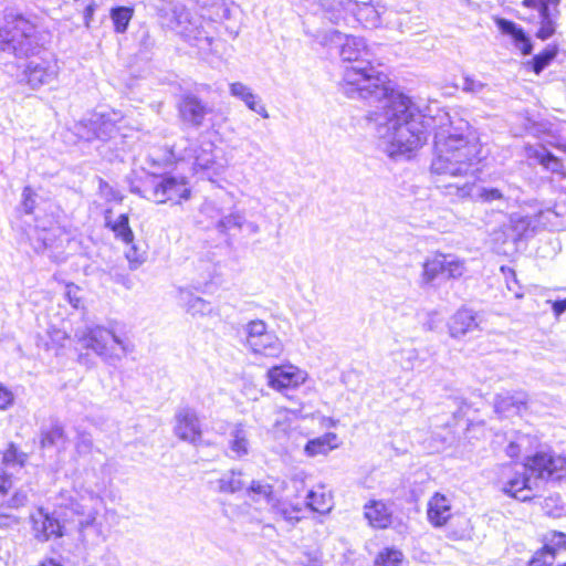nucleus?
Returning <instances> with one entry per match:
<instances>
[{
    "label": "nucleus",
    "instance_id": "412c9836",
    "mask_svg": "<svg viewBox=\"0 0 566 566\" xmlns=\"http://www.w3.org/2000/svg\"><path fill=\"white\" fill-rule=\"evenodd\" d=\"M526 403L527 395L524 391L499 394L494 398V411L500 418H506L518 413Z\"/></svg>",
    "mask_w": 566,
    "mask_h": 566
},
{
    "label": "nucleus",
    "instance_id": "49530a36",
    "mask_svg": "<svg viewBox=\"0 0 566 566\" xmlns=\"http://www.w3.org/2000/svg\"><path fill=\"white\" fill-rule=\"evenodd\" d=\"M126 244L129 245L125 252L126 259L129 262L130 269L135 270L145 261V251H140L134 241Z\"/></svg>",
    "mask_w": 566,
    "mask_h": 566
},
{
    "label": "nucleus",
    "instance_id": "37998d69",
    "mask_svg": "<svg viewBox=\"0 0 566 566\" xmlns=\"http://www.w3.org/2000/svg\"><path fill=\"white\" fill-rule=\"evenodd\" d=\"M27 455L18 451L13 443H10L8 449L4 451L2 457V463L6 467V471L12 467L22 468L25 462Z\"/></svg>",
    "mask_w": 566,
    "mask_h": 566
},
{
    "label": "nucleus",
    "instance_id": "09e8293b",
    "mask_svg": "<svg viewBox=\"0 0 566 566\" xmlns=\"http://www.w3.org/2000/svg\"><path fill=\"white\" fill-rule=\"evenodd\" d=\"M14 394L6 385L0 382V411H6L14 405Z\"/></svg>",
    "mask_w": 566,
    "mask_h": 566
},
{
    "label": "nucleus",
    "instance_id": "c756f323",
    "mask_svg": "<svg viewBox=\"0 0 566 566\" xmlns=\"http://www.w3.org/2000/svg\"><path fill=\"white\" fill-rule=\"evenodd\" d=\"M111 212V210H107L105 214L106 227L109 228L114 232L115 237L124 243H132L134 241V233L129 227L128 216L123 213L115 221H112L108 217Z\"/></svg>",
    "mask_w": 566,
    "mask_h": 566
},
{
    "label": "nucleus",
    "instance_id": "f704fd0d",
    "mask_svg": "<svg viewBox=\"0 0 566 566\" xmlns=\"http://www.w3.org/2000/svg\"><path fill=\"white\" fill-rule=\"evenodd\" d=\"M247 493L252 501H264L269 506L276 500L273 493V486L262 481H252L247 489Z\"/></svg>",
    "mask_w": 566,
    "mask_h": 566
},
{
    "label": "nucleus",
    "instance_id": "5701e85b",
    "mask_svg": "<svg viewBox=\"0 0 566 566\" xmlns=\"http://www.w3.org/2000/svg\"><path fill=\"white\" fill-rule=\"evenodd\" d=\"M228 449H229V458L231 459H242L248 455L250 452V440L249 432L245 427L238 422L235 423L229 433L228 440Z\"/></svg>",
    "mask_w": 566,
    "mask_h": 566
},
{
    "label": "nucleus",
    "instance_id": "bf43d9fd",
    "mask_svg": "<svg viewBox=\"0 0 566 566\" xmlns=\"http://www.w3.org/2000/svg\"><path fill=\"white\" fill-rule=\"evenodd\" d=\"M296 566H322V564L317 558L306 555L296 563Z\"/></svg>",
    "mask_w": 566,
    "mask_h": 566
},
{
    "label": "nucleus",
    "instance_id": "4468645a",
    "mask_svg": "<svg viewBox=\"0 0 566 566\" xmlns=\"http://www.w3.org/2000/svg\"><path fill=\"white\" fill-rule=\"evenodd\" d=\"M178 112L182 123L199 128L203 125L206 116L212 113V107L197 95L187 93L178 102Z\"/></svg>",
    "mask_w": 566,
    "mask_h": 566
},
{
    "label": "nucleus",
    "instance_id": "aec40b11",
    "mask_svg": "<svg viewBox=\"0 0 566 566\" xmlns=\"http://www.w3.org/2000/svg\"><path fill=\"white\" fill-rule=\"evenodd\" d=\"M497 29L512 39L514 46L521 51L523 55L532 53L533 44L524 29L512 20L497 18L495 20Z\"/></svg>",
    "mask_w": 566,
    "mask_h": 566
},
{
    "label": "nucleus",
    "instance_id": "7ed1b4c3",
    "mask_svg": "<svg viewBox=\"0 0 566 566\" xmlns=\"http://www.w3.org/2000/svg\"><path fill=\"white\" fill-rule=\"evenodd\" d=\"M55 505L70 510L76 517L78 541L86 551L93 549L107 539L103 517L107 513L104 497L91 489L74 486L61 490Z\"/></svg>",
    "mask_w": 566,
    "mask_h": 566
},
{
    "label": "nucleus",
    "instance_id": "9b49d317",
    "mask_svg": "<svg viewBox=\"0 0 566 566\" xmlns=\"http://www.w3.org/2000/svg\"><path fill=\"white\" fill-rule=\"evenodd\" d=\"M244 346L255 355L279 357L283 353V344L262 319H252L243 326Z\"/></svg>",
    "mask_w": 566,
    "mask_h": 566
},
{
    "label": "nucleus",
    "instance_id": "c85d7f7f",
    "mask_svg": "<svg viewBox=\"0 0 566 566\" xmlns=\"http://www.w3.org/2000/svg\"><path fill=\"white\" fill-rule=\"evenodd\" d=\"M179 301L186 307V311L191 315H206L212 311L209 302L206 300L193 296L188 290H179Z\"/></svg>",
    "mask_w": 566,
    "mask_h": 566
},
{
    "label": "nucleus",
    "instance_id": "69168bd1",
    "mask_svg": "<svg viewBox=\"0 0 566 566\" xmlns=\"http://www.w3.org/2000/svg\"><path fill=\"white\" fill-rule=\"evenodd\" d=\"M243 227H245V228H247V230H248L251 234H255V233H258V232L260 231L259 226H258L256 223H254V222H247V221L244 220V224H243Z\"/></svg>",
    "mask_w": 566,
    "mask_h": 566
},
{
    "label": "nucleus",
    "instance_id": "423d86ee",
    "mask_svg": "<svg viewBox=\"0 0 566 566\" xmlns=\"http://www.w3.org/2000/svg\"><path fill=\"white\" fill-rule=\"evenodd\" d=\"M319 10L326 20L333 24L354 27L356 23L366 28H377L380 12L373 0H319Z\"/></svg>",
    "mask_w": 566,
    "mask_h": 566
},
{
    "label": "nucleus",
    "instance_id": "7c9ffc66",
    "mask_svg": "<svg viewBox=\"0 0 566 566\" xmlns=\"http://www.w3.org/2000/svg\"><path fill=\"white\" fill-rule=\"evenodd\" d=\"M461 90L484 102H491L493 99L491 97V94L493 93L492 87L488 83L481 82L471 75H464L462 77Z\"/></svg>",
    "mask_w": 566,
    "mask_h": 566
},
{
    "label": "nucleus",
    "instance_id": "6e6552de",
    "mask_svg": "<svg viewBox=\"0 0 566 566\" xmlns=\"http://www.w3.org/2000/svg\"><path fill=\"white\" fill-rule=\"evenodd\" d=\"M76 337L82 347L93 350L109 365H115L129 352L126 342L104 326L86 327L77 332Z\"/></svg>",
    "mask_w": 566,
    "mask_h": 566
},
{
    "label": "nucleus",
    "instance_id": "c9c22d12",
    "mask_svg": "<svg viewBox=\"0 0 566 566\" xmlns=\"http://www.w3.org/2000/svg\"><path fill=\"white\" fill-rule=\"evenodd\" d=\"M114 30L117 33H125L130 20L134 15V9L132 7L118 6L111 9L109 12Z\"/></svg>",
    "mask_w": 566,
    "mask_h": 566
},
{
    "label": "nucleus",
    "instance_id": "5fc2aeb1",
    "mask_svg": "<svg viewBox=\"0 0 566 566\" xmlns=\"http://www.w3.org/2000/svg\"><path fill=\"white\" fill-rule=\"evenodd\" d=\"M93 441L90 434L81 433L76 442V450L80 454L88 453L92 449Z\"/></svg>",
    "mask_w": 566,
    "mask_h": 566
},
{
    "label": "nucleus",
    "instance_id": "1a4fd4ad",
    "mask_svg": "<svg viewBox=\"0 0 566 566\" xmlns=\"http://www.w3.org/2000/svg\"><path fill=\"white\" fill-rule=\"evenodd\" d=\"M213 149L214 144L210 140L197 144L188 138H180L171 146L169 153L171 160L191 161L195 174L207 175L210 178V172L213 175L218 172Z\"/></svg>",
    "mask_w": 566,
    "mask_h": 566
},
{
    "label": "nucleus",
    "instance_id": "dca6fc26",
    "mask_svg": "<svg viewBox=\"0 0 566 566\" xmlns=\"http://www.w3.org/2000/svg\"><path fill=\"white\" fill-rule=\"evenodd\" d=\"M31 522L33 535L38 542L44 543L64 535V526L42 507L31 515Z\"/></svg>",
    "mask_w": 566,
    "mask_h": 566
},
{
    "label": "nucleus",
    "instance_id": "a878e982",
    "mask_svg": "<svg viewBox=\"0 0 566 566\" xmlns=\"http://www.w3.org/2000/svg\"><path fill=\"white\" fill-rule=\"evenodd\" d=\"M528 157L536 159L546 170L560 177L565 176L562 160L546 148H531L528 149Z\"/></svg>",
    "mask_w": 566,
    "mask_h": 566
},
{
    "label": "nucleus",
    "instance_id": "603ef678",
    "mask_svg": "<svg viewBox=\"0 0 566 566\" xmlns=\"http://www.w3.org/2000/svg\"><path fill=\"white\" fill-rule=\"evenodd\" d=\"M28 503V494L23 490H19L13 493V495L9 499V501L3 504L6 509L18 510L20 507L25 506Z\"/></svg>",
    "mask_w": 566,
    "mask_h": 566
},
{
    "label": "nucleus",
    "instance_id": "a19ab883",
    "mask_svg": "<svg viewBox=\"0 0 566 566\" xmlns=\"http://www.w3.org/2000/svg\"><path fill=\"white\" fill-rule=\"evenodd\" d=\"M546 553H552L554 558L559 549L566 548V534L563 532L552 531L544 537V546Z\"/></svg>",
    "mask_w": 566,
    "mask_h": 566
},
{
    "label": "nucleus",
    "instance_id": "20e7f679",
    "mask_svg": "<svg viewBox=\"0 0 566 566\" xmlns=\"http://www.w3.org/2000/svg\"><path fill=\"white\" fill-rule=\"evenodd\" d=\"M522 472L507 478L502 491L520 501L533 497L532 490L537 488L538 481H558L566 478V458L556 457L551 452L537 451L533 455H525Z\"/></svg>",
    "mask_w": 566,
    "mask_h": 566
},
{
    "label": "nucleus",
    "instance_id": "2f4dec72",
    "mask_svg": "<svg viewBox=\"0 0 566 566\" xmlns=\"http://www.w3.org/2000/svg\"><path fill=\"white\" fill-rule=\"evenodd\" d=\"M306 506L313 512L326 514L332 510L333 500L331 494L325 492L323 488L311 490L306 495Z\"/></svg>",
    "mask_w": 566,
    "mask_h": 566
},
{
    "label": "nucleus",
    "instance_id": "cd10ccee",
    "mask_svg": "<svg viewBox=\"0 0 566 566\" xmlns=\"http://www.w3.org/2000/svg\"><path fill=\"white\" fill-rule=\"evenodd\" d=\"M245 486L243 473L240 470H230L216 481V489L220 493L233 494Z\"/></svg>",
    "mask_w": 566,
    "mask_h": 566
},
{
    "label": "nucleus",
    "instance_id": "bb28decb",
    "mask_svg": "<svg viewBox=\"0 0 566 566\" xmlns=\"http://www.w3.org/2000/svg\"><path fill=\"white\" fill-rule=\"evenodd\" d=\"M270 510L275 516L291 525L296 524L302 518L303 513V507L300 504H293L277 499L270 506Z\"/></svg>",
    "mask_w": 566,
    "mask_h": 566
},
{
    "label": "nucleus",
    "instance_id": "6ab92c4d",
    "mask_svg": "<svg viewBox=\"0 0 566 566\" xmlns=\"http://www.w3.org/2000/svg\"><path fill=\"white\" fill-rule=\"evenodd\" d=\"M56 74L55 65L49 61H30L25 65L21 81L25 82L31 88L36 90L42 85L52 83Z\"/></svg>",
    "mask_w": 566,
    "mask_h": 566
},
{
    "label": "nucleus",
    "instance_id": "f8f14e48",
    "mask_svg": "<svg viewBox=\"0 0 566 566\" xmlns=\"http://www.w3.org/2000/svg\"><path fill=\"white\" fill-rule=\"evenodd\" d=\"M33 249L36 253H49L50 258L57 259L62 252L63 244L69 240L65 231L50 219L41 221L35 218L34 232L30 237Z\"/></svg>",
    "mask_w": 566,
    "mask_h": 566
},
{
    "label": "nucleus",
    "instance_id": "de8ad7c7",
    "mask_svg": "<svg viewBox=\"0 0 566 566\" xmlns=\"http://www.w3.org/2000/svg\"><path fill=\"white\" fill-rule=\"evenodd\" d=\"M3 504H0V530L7 531L15 527L20 520L17 515L7 513Z\"/></svg>",
    "mask_w": 566,
    "mask_h": 566
},
{
    "label": "nucleus",
    "instance_id": "6e6d98bb",
    "mask_svg": "<svg viewBox=\"0 0 566 566\" xmlns=\"http://www.w3.org/2000/svg\"><path fill=\"white\" fill-rule=\"evenodd\" d=\"M12 488V482L9 478V473L7 471L0 475V496L6 495L9 490Z\"/></svg>",
    "mask_w": 566,
    "mask_h": 566
},
{
    "label": "nucleus",
    "instance_id": "e433bc0d",
    "mask_svg": "<svg viewBox=\"0 0 566 566\" xmlns=\"http://www.w3.org/2000/svg\"><path fill=\"white\" fill-rule=\"evenodd\" d=\"M65 443L66 437L62 426L59 423H53L49 429L43 430L41 433V446L43 448H64Z\"/></svg>",
    "mask_w": 566,
    "mask_h": 566
},
{
    "label": "nucleus",
    "instance_id": "e2e57ef3",
    "mask_svg": "<svg viewBox=\"0 0 566 566\" xmlns=\"http://www.w3.org/2000/svg\"><path fill=\"white\" fill-rule=\"evenodd\" d=\"M76 289L77 287L70 285V286H67V292H66L70 303L75 308H77L80 306V302H81V300L73 294L74 290H76Z\"/></svg>",
    "mask_w": 566,
    "mask_h": 566
},
{
    "label": "nucleus",
    "instance_id": "864d4df0",
    "mask_svg": "<svg viewBox=\"0 0 566 566\" xmlns=\"http://www.w3.org/2000/svg\"><path fill=\"white\" fill-rule=\"evenodd\" d=\"M555 32V23L553 20L541 21V27L536 33V36L541 40H547Z\"/></svg>",
    "mask_w": 566,
    "mask_h": 566
},
{
    "label": "nucleus",
    "instance_id": "0e129e2a",
    "mask_svg": "<svg viewBox=\"0 0 566 566\" xmlns=\"http://www.w3.org/2000/svg\"><path fill=\"white\" fill-rule=\"evenodd\" d=\"M546 0H523V6L530 9L538 10Z\"/></svg>",
    "mask_w": 566,
    "mask_h": 566
},
{
    "label": "nucleus",
    "instance_id": "393cba45",
    "mask_svg": "<svg viewBox=\"0 0 566 566\" xmlns=\"http://www.w3.org/2000/svg\"><path fill=\"white\" fill-rule=\"evenodd\" d=\"M427 515L433 526H443L451 517L449 500L444 495L436 493L428 502Z\"/></svg>",
    "mask_w": 566,
    "mask_h": 566
},
{
    "label": "nucleus",
    "instance_id": "13d9d810",
    "mask_svg": "<svg viewBox=\"0 0 566 566\" xmlns=\"http://www.w3.org/2000/svg\"><path fill=\"white\" fill-rule=\"evenodd\" d=\"M537 12L539 14L541 21L553 20L551 17V9L547 0L542 4V8H539Z\"/></svg>",
    "mask_w": 566,
    "mask_h": 566
},
{
    "label": "nucleus",
    "instance_id": "a211bd4d",
    "mask_svg": "<svg viewBox=\"0 0 566 566\" xmlns=\"http://www.w3.org/2000/svg\"><path fill=\"white\" fill-rule=\"evenodd\" d=\"M175 419V433L179 439L192 444L201 440V426L195 409L182 407L178 409Z\"/></svg>",
    "mask_w": 566,
    "mask_h": 566
},
{
    "label": "nucleus",
    "instance_id": "338daca9",
    "mask_svg": "<svg viewBox=\"0 0 566 566\" xmlns=\"http://www.w3.org/2000/svg\"><path fill=\"white\" fill-rule=\"evenodd\" d=\"M39 566H63V565L53 558H49V559L43 560Z\"/></svg>",
    "mask_w": 566,
    "mask_h": 566
},
{
    "label": "nucleus",
    "instance_id": "9d476101",
    "mask_svg": "<svg viewBox=\"0 0 566 566\" xmlns=\"http://www.w3.org/2000/svg\"><path fill=\"white\" fill-rule=\"evenodd\" d=\"M144 197L155 203H180L190 197L191 190L185 177L154 176L144 187Z\"/></svg>",
    "mask_w": 566,
    "mask_h": 566
},
{
    "label": "nucleus",
    "instance_id": "c03bdc74",
    "mask_svg": "<svg viewBox=\"0 0 566 566\" xmlns=\"http://www.w3.org/2000/svg\"><path fill=\"white\" fill-rule=\"evenodd\" d=\"M244 224V217L239 212H232L228 216L222 217L218 223L217 228L220 232L226 233L232 229H242Z\"/></svg>",
    "mask_w": 566,
    "mask_h": 566
},
{
    "label": "nucleus",
    "instance_id": "f03ea898",
    "mask_svg": "<svg viewBox=\"0 0 566 566\" xmlns=\"http://www.w3.org/2000/svg\"><path fill=\"white\" fill-rule=\"evenodd\" d=\"M444 120L449 122L448 113L440 116V125L434 133V157L431 163V172L441 179L437 182L444 188L446 193L459 199L470 198L483 203L504 201L502 190L494 187H484L463 178L473 177V166L479 161L480 145L475 138H469L462 132L463 127L446 128Z\"/></svg>",
    "mask_w": 566,
    "mask_h": 566
},
{
    "label": "nucleus",
    "instance_id": "ea45409f",
    "mask_svg": "<svg viewBox=\"0 0 566 566\" xmlns=\"http://www.w3.org/2000/svg\"><path fill=\"white\" fill-rule=\"evenodd\" d=\"M558 49L556 45H547L542 52L532 59V70L539 74L556 57Z\"/></svg>",
    "mask_w": 566,
    "mask_h": 566
},
{
    "label": "nucleus",
    "instance_id": "052dcab7",
    "mask_svg": "<svg viewBox=\"0 0 566 566\" xmlns=\"http://www.w3.org/2000/svg\"><path fill=\"white\" fill-rule=\"evenodd\" d=\"M552 308L556 316L562 315L564 312H566V298L555 301L552 305Z\"/></svg>",
    "mask_w": 566,
    "mask_h": 566
},
{
    "label": "nucleus",
    "instance_id": "4d7b16f0",
    "mask_svg": "<svg viewBox=\"0 0 566 566\" xmlns=\"http://www.w3.org/2000/svg\"><path fill=\"white\" fill-rule=\"evenodd\" d=\"M112 277H113L114 282L125 286L128 290L133 287V281L129 277V275H127V274L115 273Z\"/></svg>",
    "mask_w": 566,
    "mask_h": 566
},
{
    "label": "nucleus",
    "instance_id": "4c0bfd02",
    "mask_svg": "<svg viewBox=\"0 0 566 566\" xmlns=\"http://www.w3.org/2000/svg\"><path fill=\"white\" fill-rule=\"evenodd\" d=\"M532 446V437L525 433H516L513 439L510 440L505 448L507 457L515 459L522 453L527 452Z\"/></svg>",
    "mask_w": 566,
    "mask_h": 566
},
{
    "label": "nucleus",
    "instance_id": "a18cd8bd",
    "mask_svg": "<svg viewBox=\"0 0 566 566\" xmlns=\"http://www.w3.org/2000/svg\"><path fill=\"white\" fill-rule=\"evenodd\" d=\"M399 356V363L402 369L411 370L417 366L419 354L416 348L401 349Z\"/></svg>",
    "mask_w": 566,
    "mask_h": 566
},
{
    "label": "nucleus",
    "instance_id": "8fccbe9b",
    "mask_svg": "<svg viewBox=\"0 0 566 566\" xmlns=\"http://www.w3.org/2000/svg\"><path fill=\"white\" fill-rule=\"evenodd\" d=\"M35 193L34 191L31 189V187L27 186L24 187L23 191H22V208H23V211L27 213V214H32L34 213V209H35Z\"/></svg>",
    "mask_w": 566,
    "mask_h": 566
},
{
    "label": "nucleus",
    "instance_id": "473e14b6",
    "mask_svg": "<svg viewBox=\"0 0 566 566\" xmlns=\"http://www.w3.org/2000/svg\"><path fill=\"white\" fill-rule=\"evenodd\" d=\"M336 440L337 436L335 433H326L322 437L307 441L304 451L308 457L327 454L331 450L336 448Z\"/></svg>",
    "mask_w": 566,
    "mask_h": 566
},
{
    "label": "nucleus",
    "instance_id": "79ce46f5",
    "mask_svg": "<svg viewBox=\"0 0 566 566\" xmlns=\"http://www.w3.org/2000/svg\"><path fill=\"white\" fill-rule=\"evenodd\" d=\"M443 270L447 279H459L465 271L464 262L453 255L444 254Z\"/></svg>",
    "mask_w": 566,
    "mask_h": 566
},
{
    "label": "nucleus",
    "instance_id": "ddd939ff",
    "mask_svg": "<svg viewBox=\"0 0 566 566\" xmlns=\"http://www.w3.org/2000/svg\"><path fill=\"white\" fill-rule=\"evenodd\" d=\"M117 118L118 114L116 113L94 114L90 119L76 126L77 135L87 142L98 139L113 142L117 146L116 139L122 138L116 125Z\"/></svg>",
    "mask_w": 566,
    "mask_h": 566
},
{
    "label": "nucleus",
    "instance_id": "f3484780",
    "mask_svg": "<svg viewBox=\"0 0 566 566\" xmlns=\"http://www.w3.org/2000/svg\"><path fill=\"white\" fill-rule=\"evenodd\" d=\"M483 316L471 308L458 310L448 323L449 334L452 338H461L467 334L483 329Z\"/></svg>",
    "mask_w": 566,
    "mask_h": 566
},
{
    "label": "nucleus",
    "instance_id": "774afa93",
    "mask_svg": "<svg viewBox=\"0 0 566 566\" xmlns=\"http://www.w3.org/2000/svg\"><path fill=\"white\" fill-rule=\"evenodd\" d=\"M408 17L405 15L403 18H399L396 22H391L392 24L397 25V28L401 31V32H405V25H403V20H406Z\"/></svg>",
    "mask_w": 566,
    "mask_h": 566
},
{
    "label": "nucleus",
    "instance_id": "4be33fe9",
    "mask_svg": "<svg viewBox=\"0 0 566 566\" xmlns=\"http://www.w3.org/2000/svg\"><path fill=\"white\" fill-rule=\"evenodd\" d=\"M229 93L231 96L240 99L244 105L252 112L260 115L262 118H269V112L266 111L262 99L256 95L253 90L242 82H233L229 85Z\"/></svg>",
    "mask_w": 566,
    "mask_h": 566
},
{
    "label": "nucleus",
    "instance_id": "b1692460",
    "mask_svg": "<svg viewBox=\"0 0 566 566\" xmlns=\"http://www.w3.org/2000/svg\"><path fill=\"white\" fill-rule=\"evenodd\" d=\"M364 516L374 528H386L391 523L392 513L382 501L370 500L364 505Z\"/></svg>",
    "mask_w": 566,
    "mask_h": 566
},
{
    "label": "nucleus",
    "instance_id": "2eb2a0df",
    "mask_svg": "<svg viewBox=\"0 0 566 566\" xmlns=\"http://www.w3.org/2000/svg\"><path fill=\"white\" fill-rule=\"evenodd\" d=\"M266 378L271 388L282 391L304 384L307 374L294 365H276L268 370Z\"/></svg>",
    "mask_w": 566,
    "mask_h": 566
},
{
    "label": "nucleus",
    "instance_id": "58836bf2",
    "mask_svg": "<svg viewBox=\"0 0 566 566\" xmlns=\"http://www.w3.org/2000/svg\"><path fill=\"white\" fill-rule=\"evenodd\" d=\"M402 563L403 554L399 549L386 547L377 554L374 566H401Z\"/></svg>",
    "mask_w": 566,
    "mask_h": 566
},
{
    "label": "nucleus",
    "instance_id": "f257e3e1",
    "mask_svg": "<svg viewBox=\"0 0 566 566\" xmlns=\"http://www.w3.org/2000/svg\"><path fill=\"white\" fill-rule=\"evenodd\" d=\"M324 46L339 48L344 67L340 91L349 98H359L377 105L368 114L378 138L390 148V156L406 154L420 148L428 138L434 118L427 117L411 98L391 90L373 66L375 53L365 39L344 34L338 30L319 35Z\"/></svg>",
    "mask_w": 566,
    "mask_h": 566
},
{
    "label": "nucleus",
    "instance_id": "680f3d73",
    "mask_svg": "<svg viewBox=\"0 0 566 566\" xmlns=\"http://www.w3.org/2000/svg\"><path fill=\"white\" fill-rule=\"evenodd\" d=\"M96 10V3L94 1H92L91 3H88L84 10V20H85V24L88 27L90 25V21L94 14Z\"/></svg>",
    "mask_w": 566,
    "mask_h": 566
},
{
    "label": "nucleus",
    "instance_id": "3c124183",
    "mask_svg": "<svg viewBox=\"0 0 566 566\" xmlns=\"http://www.w3.org/2000/svg\"><path fill=\"white\" fill-rule=\"evenodd\" d=\"M555 558L552 553H546L543 548L537 551L528 563V566H552Z\"/></svg>",
    "mask_w": 566,
    "mask_h": 566
},
{
    "label": "nucleus",
    "instance_id": "39448f33",
    "mask_svg": "<svg viewBox=\"0 0 566 566\" xmlns=\"http://www.w3.org/2000/svg\"><path fill=\"white\" fill-rule=\"evenodd\" d=\"M43 45V35L30 19L17 9L4 10L0 25V51L22 59L36 55Z\"/></svg>",
    "mask_w": 566,
    "mask_h": 566
},
{
    "label": "nucleus",
    "instance_id": "72a5a7b5",
    "mask_svg": "<svg viewBox=\"0 0 566 566\" xmlns=\"http://www.w3.org/2000/svg\"><path fill=\"white\" fill-rule=\"evenodd\" d=\"M444 254H437L432 259L423 262L421 282L424 285H431L439 276H444L443 263Z\"/></svg>",
    "mask_w": 566,
    "mask_h": 566
},
{
    "label": "nucleus",
    "instance_id": "0eeeda50",
    "mask_svg": "<svg viewBox=\"0 0 566 566\" xmlns=\"http://www.w3.org/2000/svg\"><path fill=\"white\" fill-rule=\"evenodd\" d=\"M161 24L177 32L185 41L199 49L211 45L212 38L202 27V18L191 12L180 2L170 1L158 9Z\"/></svg>",
    "mask_w": 566,
    "mask_h": 566
}]
</instances>
